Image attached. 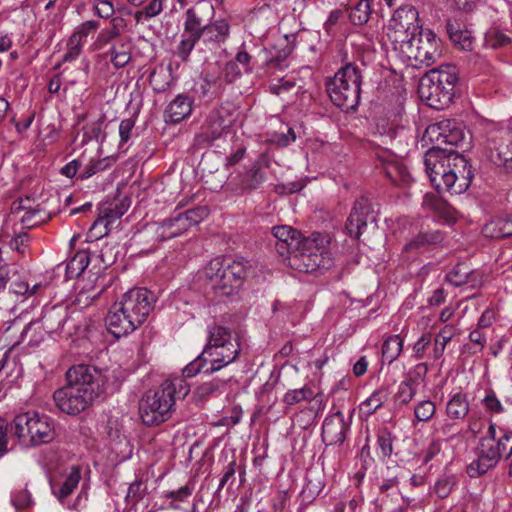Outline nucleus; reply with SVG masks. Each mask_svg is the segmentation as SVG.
I'll list each match as a JSON object with an SVG mask.
<instances>
[{
	"label": "nucleus",
	"instance_id": "nucleus-40",
	"mask_svg": "<svg viewBox=\"0 0 512 512\" xmlns=\"http://www.w3.org/2000/svg\"><path fill=\"white\" fill-rule=\"evenodd\" d=\"M55 307L48 310L42 318L43 327L47 332H55L62 329L67 318L65 310Z\"/></svg>",
	"mask_w": 512,
	"mask_h": 512
},
{
	"label": "nucleus",
	"instance_id": "nucleus-57",
	"mask_svg": "<svg viewBox=\"0 0 512 512\" xmlns=\"http://www.w3.org/2000/svg\"><path fill=\"white\" fill-rule=\"evenodd\" d=\"M393 440L392 433L384 428L377 433V445L380 449L383 457H389L393 452Z\"/></svg>",
	"mask_w": 512,
	"mask_h": 512
},
{
	"label": "nucleus",
	"instance_id": "nucleus-31",
	"mask_svg": "<svg viewBox=\"0 0 512 512\" xmlns=\"http://www.w3.org/2000/svg\"><path fill=\"white\" fill-rule=\"evenodd\" d=\"M446 31L450 40L459 46L462 50L471 51L473 49L474 38L471 32L465 26L456 20H447Z\"/></svg>",
	"mask_w": 512,
	"mask_h": 512
},
{
	"label": "nucleus",
	"instance_id": "nucleus-54",
	"mask_svg": "<svg viewBox=\"0 0 512 512\" xmlns=\"http://www.w3.org/2000/svg\"><path fill=\"white\" fill-rule=\"evenodd\" d=\"M313 391L309 387L288 390L283 397V402L287 405H295L302 401H308L313 398Z\"/></svg>",
	"mask_w": 512,
	"mask_h": 512
},
{
	"label": "nucleus",
	"instance_id": "nucleus-28",
	"mask_svg": "<svg viewBox=\"0 0 512 512\" xmlns=\"http://www.w3.org/2000/svg\"><path fill=\"white\" fill-rule=\"evenodd\" d=\"M193 100L185 94H178L166 107L165 116L170 123H179L192 112Z\"/></svg>",
	"mask_w": 512,
	"mask_h": 512
},
{
	"label": "nucleus",
	"instance_id": "nucleus-26",
	"mask_svg": "<svg viewBox=\"0 0 512 512\" xmlns=\"http://www.w3.org/2000/svg\"><path fill=\"white\" fill-rule=\"evenodd\" d=\"M445 238L446 234L441 230H421L404 245L403 251L419 253L428 247L441 245Z\"/></svg>",
	"mask_w": 512,
	"mask_h": 512
},
{
	"label": "nucleus",
	"instance_id": "nucleus-15",
	"mask_svg": "<svg viewBox=\"0 0 512 512\" xmlns=\"http://www.w3.org/2000/svg\"><path fill=\"white\" fill-rule=\"evenodd\" d=\"M376 223L374 211L368 198L360 197L347 218L345 229L349 236L359 239L368 223Z\"/></svg>",
	"mask_w": 512,
	"mask_h": 512
},
{
	"label": "nucleus",
	"instance_id": "nucleus-55",
	"mask_svg": "<svg viewBox=\"0 0 512 512\" xmlns=\"http://www.w3.org/2000/svg\"><path fill=\"white\" fill-rule=\"evenodd\" d=\"M110 56V61L116 68L125 67L131 60L130 51L125 44H121L119 49L116 46H112Z\"/></svg>",
	"mask_w": 512,
	"mask_h": 512
},
{
	"label": "nucleus",
	"instance_id": "nucleus-30",
	"mask_svg": "<svg viewBox=\"0 0 512 512\" xmlns=\"http://www.w3.org/2000/svg\"><path fill=\"white\" fill-rule=\"evenodd\" d=\"M445 146L450 148L458 146L465 139L462 124L452 119H443L437 122Z\"/></svg>",
	"mask_w": 512,
	"mask_h": 512
},
{
	"label": "nucleus",
	"instance_id": "nucleus-58",
	"mask_svg": "<svg viewBox=\"0 0 512 512\" xmlns=\"http://www.w3.org/2000/svg\"><path fill=\"white\" fill-rule=\"evenodd\" d=\"M99 22L88 20L78 25L70 37H76V41L83 44L84 40L99 28Z\"/></svg>",
	"mask_w": 512,
	"mask_h": 512
},
{
	"label": "nucleus",
	"instance_id": "nucleus-2",
	"mask_svg": "<svg viewBox=\"0 0 512 512\" xmlns=\"http://www.w3.org/2000/svg\"><path fill=\"white\" fill-rule=\"evenodd\" d=\"M254 272L253 264L243 257H216L203 269V276L215 294L233 297L242 290L246 279Z\"/></svg>",
	"mask_w": 512,
	"mask_h": 512
},
{
	"label": "nucleus",
	"instance_id": "nucleus-7",
	"mask_svg": "<svg viewBox=\"0 0 512 512\" xmlns=\"http://www.w3.org/2000/svg\"><path fill=\"white\" fill-rule=\"evenodd\" d=\"M14 436L23 447H35L53 441L55 437L53 423L45 414L28 411L15 416L13 420Z\"/></svg>",
	"mask_w": 512,
	"mask_h": 512
},
{
	"label": "nucleus",
	"instance_id": "nucleus-46",
	"mask_svg": "<svg viewBox=\"0 0 512 512\" xmlns=\"http://www.w3.org/2000/svg\"><path fill=\"white\" fill-rule=\"evenodd\" d=\"M194 491V483L188 482L186 485L176 490L168 491L164 494V498L171 499L172 502L169 507L173 510L179 509V506L175 502H186Z\"/></svg>",
	"mask_w": 512,
	"mask_h": 512
},
{
	"label": "nucleus",
	"instance_id": "nucleus-5",
	"mask_svg": "<svg viewBox=\"0 0 512 512\" xmlns=\"http://www.w3.org/2000/svg\"><path fill=\"white\" fill-rule=\"evenodd\" d=\"M508 452L512 455V434L502 429L497 430L495 424H490L485 436L481 437L476 447L477 458L467 466L471 478L484 475L495 468L502 455Z\"/></svg>",
	"mask_w": 512,
	"mask_h": 512
},
{
	"label": "nucleus",
	"instance_id": "nucleus-11",
	"mask_svg": "<svg viewBox=\"0 0 512 512\" xmlns=\"http://www.w3.org/2000/svg\"><path fill=\"white\" fill-rule=\"evenodd\" d=\"M449 154L446 150L428 149L424 155L426 173L438 193L454 194L455 174L450 169Z\"/></svg>",
	"mask_w": 512,
	"mask_h": 512
},
{
	"label": "nucleus",
	"instance_id": "nucleus-18",
	"mask_svg": "<svg viewBox=\"0 0 512 512\" xmlns=\"http://www.w3.org/2000/svg\"><path fill=\"white\" fill-rule=\"evenodd\" d=\"M489 158L498 167L512 171V131H502L489 142Z\"/></svg>",
	"mask_w": 512,
	"mask_h": 512
},
{
	"label": "nucleus",
	"instance_id": "nucleus-19",
	"mask_svg": "<svg viewBox=\"0 0 512 512\" xmlns=\"http://www.w3.org/2000/svg\"><path fill=\"white\" fill-rule=\"evenodd\" d=\"M264 179L265 176L261 171L260 163L254 162L250 168L231 176L228 179L227 186L236 193H249L259 188Z\"/></svg>",
	"mask_w": 512,
	"mask_h": 512
},
{
	"label": "nucleus",
	"instance_id": "nucleus-23",
	"mask_svg": "<svg viewBox=\"0 0 512 512\" xmlns=\"http://www.w3.org/2000/svg\"><path fill=\"white\" fill-rule=\"evenodd\" d=\"M81 480V467L73 465L64 474L62 479L50 482L52 494L63 503L73 494Z\"/></svg>",
	"mask_w": 512,
	"mask_h": 512
},
{
	"label": "nucleus",
	"instance_id": "nucleus-27",
	"mask_svg": "<svg viewBox=\"0 0 512 512\" xmlns=\"http://www.w3.org/2000/svg\"><path fill=\"white\" fill-rule=\"evenodd\" d=\"M139 414L147 426H157L171 418L172 414L157 408L155 400L146 393L139 401Z\"/></svg>",
	"mask_w": 512,
	"mask_h": 512
},
{
	"label": "nucleus",
	"instance_id": "nucleus-51",
	"mask_svg": "<svg viewBox=\"0 0 512 512\" xmlns=\"http://www.w3.org/2000/svg\"><path fill=\"white\" fill-rule=\"evenodd\" d=\"M112 163V159L109 157L101 158V159H92L85 167L83 168L82 172L80 173L81 179H88L92 177L93 175L104 171L110 167Z\"/></svg>",
	"mask_w": 512,
	"mask_h": 512
},
{
	"label": "nucleus",
	"instance_id": "nucleus-24",
	"mask_svg": "<svg viewBox=\"0 0 512 512\" xmlns=\"http://www.w3.org/2000/svg\"><path fill=\"white\" fill-rule=\"evenodd\" d=\"M418 11L412 5L400 6L393 14L392 21L397 32H403L406 38L418 32L422 27L419 25Z\"/></svg>",
	"mask_w": 512,
	"mask_h": 512
},
{
	"label": "nucleus",
	"instance_id": "nucleus-49",
	"mask_svg": "<svg viewBox=\"0 0 512 512\" xmlns=\"http://www.w3.org/2000/svg\"><path fill=\"white\" fill-rule=\"evenodd\" d=\"M511 38L497 28H491L485 35V44L492 49H498L509 45Z\"/></svg>",
	"mask_w": 512,
	"mask_h": 512
},
{
	"label": "nucleus",
	"instance_id": "nucleus-35",
	"mask_svg": "<svg viewBox=\"0 0 512 512\" xmlns=\"http://www.w3.org/2000/svg\"><path fill=\"white\" fill-rule=\"evenodd\" d=\"M383 173L395 185H407L410 182V174L401 162H385L383 164Z\"/></svg>",
	"mask_w": 512,
	"mask_h": 512
},
{
	"label": "nucleus",
	"instance_id": "nucleus-13",
	"mask_svg": "<svg viewBox=\"0 0 512 512\" xmlns=\"http://www.w3.org/2000/svg\"><path fill=\"white\" fill-rule=\"evenodd\" d=\"M190 392V385L184 377H175L164 380L155 391H148L146 394L155 400L158 409L173 413L175 402L184 399Z\"/></svg>",
	"mask_w": 512,
	"mask_h": 512
},
{
	"label": "nucleus",
	"instance_id": "nucleus-47",
	"mask_svg": "<svg viewBox=\"0 0 512 512\" xmlns=\"http://www.w3.org/2000/svg\"><path fill=\"white\" fill-rule=\"evenodd\" d=\"M441 135L442 134H441L440 129L436 122V123L428 125V127L426 128V130L424 132L423 140L426 143L432 144V147L430 149L437 148L439 150L449 151L451 148L444 147L445 145H444V141H443V138Z\"/></svg>",
	"mask_w": 512,
	"mask_h": 512
},
{
	"label": "nucleus",
	"instance_id": "nucleus-3",
	"mask_svg": "<svg viewBox=\"0 0 512 512\" xmlns=\"http://www.w3.org/2000/svg\"><path fill=\"white\" fill-rule=\"evenodd\" d=\"M458 81V69L454 65L431 69L419 81V96L431 108L443 110L452 103Z\"/></svg>",
	"mask_w": 512,
	"mask_h": 512
},
{
	"label": "nucleus",
	"instance_id": "nucleus-48",
	"mask_svg": "<svg viewBox=\"0 0 512 512\" xmlns=\"http://www.w3.org/2000/svg\"><path fill=\"white\" fill-rule=\"evenodd\" d=\"M427 365L425 363L417 364L412 370H410L405 378L402 381L401 385H407L406 387L413 388L417 391L419 384L424 380L427 373Z\"/></svg>",
	"mask_w": 512,
	"mask_h": 512
},
{
	"label": "nucleus",
	"instance_id": "nucleus-20",
	"mask_svg": "<svg viewBox=\"0 0 512 512\" xmlns=\"http://www.w3.org/2000/svg\"><path fill=\"white\" fill-rule=\"evenodd\" d=\"M107 330L115 338L126 336L135 331L139 326L130 318L129 314L124 312L122 305L115 302L105 318Z\"/></svg>",
	"mask_w": 512,
	"mask_h": 512
},
{
	"label": "nucleus",
	"instance_id": "nucleus-4",
	"mask_svg": "<svg viewBox=\"0 0 512 512\" xmlns=\"http://www.w3.org/2000/svg\"><path fill=\"white\" fill-rule=\"evenodd\" d=\"M365 65L346 63L326 81V90L332 103L345 112L354 111L360 103Z\"/></svg>",
	"mask_w": 512,
	"mask_h": 512
},
{
	"label": "nucleus",
	"instance_id": "nucleus-59",
	"mask_svg": "<svg viewBox=\"0 0 512 512\" xmlns=\"http://www.w3.org/2000/svg\"><path fill=\"white\" fill-rule=\"evenodd\" d=\"M237 469V461L234 455H232L231 460L223 467V475L219 481V485L217 488V492H220L227 483L231 485L235 482V474Z\"/></svg>",
	"mask_w": 512,
	"mask_h": 512
},
{
	"label": "nucleus",
	"instance_id": "nucleus-33",
	"mask_svg": "<svg viewBox=\"0 0 512 512\" xmlns=\"http://www.w3.org/2000/svg\"><path fill=\"white\" fill-rule=\"evenodd\" d=\"M228 381V379L213 378L198 385L193 392V396L196 401L202 402L211 397L219 396L225 392Z\"/></svg>",
	"mask_w": 512,
	"mask_h": 512
},
{
	"label": "nucleus",
	"instance_id": "nucleus-1",
	"mask_svg": "<svg viewBox=\"0 0 512 512\" xmlns=\"http://www.w3.org/2000/svg\"><path fill=\"white\" fill-rule=\"evenodd\" d=\"M276 238L275 247L282 256L287 255L292 265L305 273H311L319 268H325L324 237L313 233L308 238H302L294 228L286 225L272 228Z\"/></svg>",
	"mask_w": 512,
	"mask_h": 512
},
{
	"label": "nucleus",
	"instance_id": "nucleus-37",
	"mask_svg": "<svg viewBox=\"0 0 512 512\" xmlns=\"http://www.w3.org/2000/svg\"><path fill=\"white\" fill-rule=\"evenodd\" d=\"M373 0H359L354 6L346 7L348 18L353 25H364L371 15Z\"/></svg>",
	"mask_w": 512,
	"mask_h": 512
},
{
	"label": "nucleus",
	"instance_id": "nucleus-44",
	"mask_svg": "<svg viewBox=\"0 0 512 512\" xmlns=\"http://www.w3.org/2000/svg\"><path fill=\"white\" fill-rule=\"evenodd\" d=\"M171 83V73L163 68L155 69L150 73L149 84L156 93H163L167 91L170 88Z\"/></svg>",
	"mask_w": 512,
	"mask_h": 512
},
{
	"label": "nucleus",
	"instance_id": "nucleus-25",
	"mask_svg": "<svg viewBox=\"0 0 512 512\" xmlns=\"http://www.w3.org/2000/svg\"><path fill=\"white\" fill-rule=\"evenodd\" d=\"M178 209V207L176 208ZM189 229L187 218L181 212L175 210L169 218H166L158 223L157 237L159 240L164 241L181 235Z\"/></svg>",
	"mask_w": 512,
	"mask_h": 512
},
{
	"label": "nucleus",
	"instance_id": "nucleus-21",
	"mask_svg": "<svg viewBox=\"0 0 512 512\" xmlns=\"http://www.w3.org/2000/svg\"><path fill=\"white\" fill-rule=\"evenodd\" d=\"M447 153L451 156L449 157L451 172L456 176L454 194H461L471 185L474 177L472 166L463 155L458 154L454 149H450Z\"/></svg>",
	"mask_w": 512,
	"mask_h": 512
},
{
	"label": "nucleus",
	"instance_id": "nucleus-32",
	"mask_svg": "<svg viewBox=\"0 0 512 512\" xmlns=\"http://www.w3.org/2000/svg\"><path fill=\"white\" fill-rule=\"evenodd\" d=\"M230 33V25L225 19H218L205 24L200 34L205 42L221 44L224 43Z\"/></svg>",
	"mask_w": 512,
	"mask_h": 512
},
{
	"label": "nucleus",
	"instance_id": "nucleus-42",
	"mask_svg": "<svg viewBox=\"0 0 512 512\" xmlns=\"http://www.w3.org/2000/svg\"><path fill=\"white\" fill-rule=\"evenodd\" d=\"M20 208L24 209L25 212L21 218V222L27 227L32 228L45 223L50 219V214L43 208L37 206L35 208H27L23 205Z\"/></svg>",
	"mask_w": 512,
	"mask_h": 512
},
{
	"label": "nucleus",
	"instance_id": "nucleus-17",
	"mask_svg": "<svg viewBox=\"0 0 512 512\" xmlns=\"http://www.w3.org/2000/svg\"><path fill=\"white\" fill-rule=\"evenodd\" d=\"M53 401L61 412L70 416H77L92 406L85 397L68 383L54 391Z\"/></svg>",
	"mask_w": 512,
	"mask_h": 512
},
{
	"label": "nucleus",
	"instance_id": "nucleus-60",
	"mask_svg": "<svg viewBox=\"0 0 512 512\" xmlns=\"http://www.w3.org/2000/svg\"><path fill=\"white\" fill-rule=\"evenodd\" d=\"M181 213L184 215V218H187V224L189 228H191L192 226L199 224L206 217H208L209 210L206 206H198Z\"/></svg>",
	"mask_w": 512,
	"mask_h": 512
},
{
	"label": "nucleus",
	"instance_id": "nucleus-10",
	"mask_svg": "<svg viewBox=\"0 0 512 512\" xmlns=\"http://www.w3.org/2000/svg\"><path fill=\"white\" fill-rule=\"evenodd\" d=\"M237 117L238 111L233 103H221L207 115L201 131L195 137L196 142L203 146L212 145L228 133Z\"/></svg>",
	"mask_w": 512,
	"mask_h": 512
},
{
	"label": "nucleus",
	"instance_id": "nucleus-50",
	"mask_svg": "<svg viewBox=\"0 0 512 512\" xmlns=\"http://www.w3.org/2000/svg\"><path fill=\"white\" fill-rule=\"evenodd\" d=\"M470 269L465 264H457L446 275V280L455 287L462 286L468 282Z\"/></svg>",
	"mask_w": 512,
	"mask_h": 512
},
{
	"label": "nucleus",
	"instance_id": "nucleus-64",
	"mask_svg": "<svg viewBox=\"0 0 512 512\" xmlns=\"http://www.w3.org/2000/svg\"><path fill=\"white\" fill-rule=\"evenodd\" d=\"M206 354H203V352L192 362H190L183 370L185 377H193L197 375L200 372L205 373V370L208 368L207 365V358H205Z\"/></svg>",
	"mask_w": 512,
	"mask_h": 512
},
{
	"label": "nucleus",
	"instance_id": "nucleus-14",
	"mask_svg": "<svg viewBox=\"0 0 512 512\" xmlns=\"http://www.w3.org/2000/svg\"><path fill=\"white\" fill-rule=\"evenodd\" d=\"M155 301L153 292L146 288H133L127 291L118 302L122 305L124 312L128 313L140 327L153 310Z\"/></svg>",
	"mask_w": 512,
	"mask_h": 512
},
{
	"label": "nucleus",
	"instance_id": "nucleus-29",
	"mask_svg": "<svg viewBox=\"0 0 512 512\" xmlns=\"http://www.w3.org/2000/svg\"><path fill=\"white\" fill-rule=\"evenodd\" d=\"M470 413V402L467 394L456 392L450 395L445 406V414L449 420L463 421Z\"/></svg>",
	"mask_w": 512,
	"mask_h": 512
},
{
	"label": "nucleus",
	"instance_id": "nucleus-45",
	"mask_svg": "<svg viewBox=\"0 0 512 512\" xmlns=\"http://www.w3.org/2000/svg\"><path fill=\"white\" fill-rule=\"evenodd\" d=\"M324 482L319 475H308L306 483L302 489V496L304 500L312 502L323 490Z\"/></svg>",
	"mask_w": 512,
	"mask_h": 512
},
{
	"label": "nucleus",
	"instance_id": "nucleus-53",
	"mask_svg": "<svg viewBox=\"0 0 512 512\" xmlns=\"http://www.w3.org/2000/svg\"><path fill=\"white\" fill-rule=\"evenodd\" d=\"M456 484V477L453 474H444L437 479L434 491L441 499L447 498Z\"/></svg>",
	"mask_w": 512,
	"mask_h": 512
},
{
	"label": "nucleus",
	"instance_id": "nucleus-56",
	"mask_svg": "<svg viewBox=\"0 0 512 512\" xmlns=\"http://www.w3.org/2000/svg\"><path fill=\"white\" fill-rule=\"evenodd\" d=\"M11 503L16 509H27L34 504L30 491L26 488L16 489L11 496Z\"/></svg>",
	"mask_w": 512,
	"mask_h": 512
},
{
	"label": "nucleus",
	"instance_id": "nucleus-16",
	"mask_svg": "<svg viewBox=\"0 0 512 512\" xmlns=\"http://www.w3.org/2000/svg\"><path fill=\"white\" fill-rule=\"evenodd\" d=\"M352 414L346 418L341 411H336L325 418L322 425V441L325 445H342L350 430Z\"/></svg>",
	"mask_w": 512,
	"mask_h": 512
},
{
	"label": "nucleus",
	"instance_id": "nucleus-36",
	"mask_svg": "<svg viewBox=\"0 0 512 512\" xmlns=\"http://www.w3.org/2000/svg\"><path fill=\"white\" fill-rule=\"evenodd\" d=\"M422 206L424 209L430 210L445 219L452 216L453 208L436 194L426 193L423 197Z\"/></svg>",
	"mask_w": 512,
	"mask_h": 512
},
{
	"label": "nucleus",
	"instance_id": "nucleus-41",
	"mask_svg": "<svg viewBox=\"0 0 512 512\" xmlns=\"http://www.w3.org/2000/svg\"><path fill=\"white\" fill-rule=\"evenodd\" d=\"M485 232L493 238L512 237V217L491 221L485 226Z\"/></svg>",
	"mask_w": 512,
	"mask_h": 512
},
{
	"label": "nucleus",
	"instance_id": "nucleus-52",
	"mask_svg": "<svg viewBox=\"0 0 512 512\" xmlns=\"http://www.w3.org/2000/svg\"><path fill=\"white\" fill-rule=\"evenodd\" d=\"M436 413V405L431 400H422L414 407V416L419 422H428Z\"/></svg>",
	"mask_w": 512,
	"mask_h": 512
},
{
	"label": "nucleus",
	"instance_id": "nucleus-6",
	"mask_svg": "<svg viewBox=\"0 0 512 512\" xmlns=\"http://www.w3.org/2000/svg\"><path fill=\"white\" fill-rule=\"evenodd\" d=\"M240 350L239 337L233 335L230 328L216 323L209 325L203 354L211 358V365L205 370V374L211 375L233 363L238 358Z\"/></svg>",
	"mask_w": 512,
	"mask_h": 512
},
{
	"label": "nucleus",
	"instance_id": "nucleus-38",
	"mask_svg": "<svg viewBox=\"0 0 512 512\" xmlns=\"http://www.w3.org/2000/svg\"><path fill=\"white\" fill-rule=\"evenodd\" d=\"M90 262L88 251L80 250L66 264V277L68 279L79 277L87 268Z\"/></svg>",
	"mask_w": 512,
	"mask_h": 512
},
{
	"label": "nucleus",
	"instance_id": "nucleus-61",
	"mask_svg": "<svg viewBox=\"0 0 512 512\" xmlns=\"http://www.w3.org/2000/svg\"><path fill=\"white\" fill-rule=\"evenodd\" d=\"M163 10V0H151L142 10L135 13L137 20L150 19L159 15Z\"/></svg>",
	"mask_w": 512,
	"mask_h": 512
},
{
	"label": "nucleus",
	"instance_id": "nucleus-22",
	"mask_svg": "<svg viewBox=\"0 0 512 512\" xmlns=\"http://www.w3.org/2000/svg\"><path fill=\"white\" fill-rule=\"evenodd\" d=\"M293 51V46L289 43L288 37L285 36L276 45L270 49L264 48L262 54L264 56L263 66L268 72L281 71L288 67V57Z\"/></svg>",
	"mask_w": 512,
	"mask_h": 512
},
{
	"label": "nucleus",
	"instance_id": "nucleus-12",
	"mask_svg": "<svg viewBox=\"0 0 512 512\" xmlns=\"http://www.w3.org/2000/svg\"><path fill=\"white\" fill-rule=\"evenodd\" d=\"M204 9L211 13L214 12L213 6L207 3H198L196 6L187 9L185 12L182 39L176 49L177 56L184 62L189 59L192 50L200 40L202 28L205 27L206 23H204L201 15Z\"/></svg>",
	"mask_w": 512,
	"mask_h": 512
},
{
	"label": "nucleus",
	"instance_id": "nucleus-43",
	"mask_svg": "<svg viewBox=\"0 0 512 512\" xmlns=\"http://www.w3.org/2000/svg\"><path fill=\"white\" fill-rule=\"evenodd\" d=\"M388 396V389L386 387H380L375 390L369 398L362 402L361 410L368 416L372 415L377 409L383 406V404L388 400Z\"/></svg>",
	"mask_w": 512,
	"mask_h": 512
},
{
	"label": "nucleus",
	"instance_id": "nucleus-62",
	"mask_svg": "<svg viewBox=\"0 0 512 512\" xmlns=\"http://www.w3.org/2000/svg\"><path fill=\"white\" fill-rule=\"evenodd\" d=\"M147 487L142 480H136L129 485L126 501L130 503H137L146 494Z\"/></svg>",
	"mask_w": 512,
	"mask_h": 512
},
{
	"label": "nucleus",
	"instance_id": "nucleus-63",
	"mask_svg": "<svg viewBox=\"0 0 512 512\" xmlns=\"http://www.w3.org/2000/svg\"><path fill=\"white\" fill-rule=\"evenodd\" d=\"M451 330H452V327L445 326L439 332V334L435 340V347H434V357L436 359L440 358L443 355L446 344L451 340V338H452Z\"/></svg>",
	"mask_w": 512,
	"mask_h": 512
},
{
	"label": "nucleus",
	"instance_id": "nucleus-8",
	"mask_svg": "<svg viewBox=\"0 0 512 512\" xmlns=\"http://www.w3.org/2000/svg\"><path fill=\"white\" fill-rule=\"evenodd\" d=\"M401 51L415 68L428 67L441 56L439 40L430 29H420L401 40Z\"/></svg>",
	"mask_w": 512,
	"mask_h": 512
},
{
	"label": "nucleus",
	"instance_id": "nucleus-39",
	"mask_svg": "<svg viewBox=\"0 0 512 512\" xmlns=\"http://www.w3.org/2000/svg\"><path fill=\"white\" fill-rule=\"evenodd\" d=\"M403 349V339L399 335L388 336L382 344V359L388 364L394 362Z\"/></svg>",
	"mask_w": 512,
	"mask_h": 512
},
{
	"label": "nucleus",
	"instance_id": "nucleus-9",
	"mask_svg": "<svg viewBox=\"0 0 512 512\" xmlns=\"http://www.w3.org/2000/svg\"><path fill=\"white\" fill-rule=\"evenodd\" d=\"M66 381L92 405L105 394L106 377L102 370L88 364H78L66 372Z\"/></svg>",
	"mask_w": 512,
	"mask_h": 512
},
{
	"label": "nucleus",
	"instance_id": "nucleus-34",
	"mask_svg": "<svg viewBox=\"0 0 512 512\" xmlns=\"http://www.w3.org/2000/svg\"><path fill=\"white\" fill-rule=\"evenodd\" d=\"M129 202L122 200L119 203H111L107 206H102L101 217H99L91 227V230L95 229L99 224H105L107 226L113 220L120 218L129 208Z\"/></svg>",
	"mask_w": 512,
	"mask_h": 512
}]
</instances>
